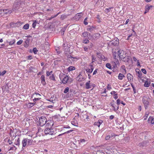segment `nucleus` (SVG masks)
<instances>
[{"instance_id":"50","label":"nucleus","mask_w":154,"mask_h":154,"mask_svg":"<svg viewBox=\"0 0 154 154\" xmlns=\"http://www.w3.org/2000/svg\"><path fill=\"white\" fill-rule=\"evenodd\" d=\"M87 19V17H86L84 20V23L85 25H86L88 24V23L86 21Z\"/></svg>"},{"instance_id":"5","label":"nucleus","mask_w":154,"mask_h":154,"mask_svg":"<svg viewBox=\"0 0 154 154\" xmlns=\"http://www.w3.org/2000/svg\"><path fill=\"white\" fill-rule=\"evenodd\" d=\"M23 23H21L20 21L16 23H11L10 25L12 26V27H19Z\"/></svg>"},{"instance_id":"59","label":"nucleus","mask_w":154,"mask_h":154,"mask_svg":"<svg viewBox=\"0 0 154 154\" xmlns=\"http://www.w3.org/2000/svg\"><path fill=\"white\" fill-rule=\"evenodd\" d=\"M106 88L108 90H110L111 89V88L110 85L109 84H108L107 87Z\"/></svg>"},{"instance_id":"54","label":"nucleus","mask_w":154,"mask_h":154,"mask_svg":"<svg viewBox=\"0 0 154 154\" xmlns=\"http://www.w3.org/2000/svg\"><path fill=\"white\" fill-rule=\"evenodd\" d=\"M122 69H124V70L125 71V73H126V69H125V66H124V65L122 66Z\"/></svg>"},{"instance_id":"43","label":"nucleus","mask_w":154,"mask_h":154,"mask_svg":"<svg viewBox=\"0 0 154 154\" xmlns=\"http://www.w3.org/2000/svg\"><path fill=\"white\" fill-rule=\"evenodd\" d=\"M96 154H105L102 150H98L96 152Z\"/></svg>"},{"instance_id":"57","label":"nucleus","mask_w":154,"mask_h":154,"mask_svg":"<svg viewBox=\"0 0 154 154\" xmlns=\"http://www.w3.org/2000/svg\"><path fill=\"white\" fill-rule=\"evenodd\" d=\"M148 115V114L146 112L144 116V117H145L144 120H145L147 118Z\"/></svg>"},{"instance_id":"36","label":"nucleus","mask_w":154,"mask_h":154,"mask_svg":"<svg viewBox=\"0 0 154 154\" xmlns=\"http://www.w3.org/2000/svg\"><path fill=\"white\" fill-rule=\"evenodd\" d=\"M67 17V15L65 14H62L60 17V19L62 20H63Z\"/></svg>"},{"instance_id":"40","label":"nucleus","mask_w":154,"mask_h":154,"mask_svg":"<svg viewBox=\"0 0 154 154\" xmlns=\"http://www.w3.org/2000/svg\"><path fill=\"white\" fill-rule=\"evenodd\" d=\"M54 130L52 128L51 129V130L49 131V134L50 135H53L54 134Z\"/></svg>"},{"instance_id":"7","label":"nucleus","mask_w":154,"mask_h":154,"mask_svg":"<svg viewBox=\"0 0 154 154\" xmlns=\"http://www.w3.org/2000/svg\"><path fill=\"white\" fill-rule=\"evenodd\" d=\"M41 80V83L42 84L45 85H46V82L45 81V76L44 75H42L40 78Z\"/></svg>"},{"instance_id":"8","label":"nucleus","mask_w":154,"mask_h":154,"mask_svg":"<svg viewBox=\"0 0 154 154\" xmlns=\"http://www.w3.org/2000/svg\"><path fill=\"white\" fill-rule=\"evenodd\" d=\"M131 57L129 56H125L122 59V60L125 62L128 63L129 60H130Z\"/></svg>"},{"instance_id":"19","label":"nucleus","mask_w":154,"mask_h":154,"mask_svg":"<svg viewBox=\"0 0 154 154\" xmlns=\"http://www.w3.org/2000/svg\"><path fill=\"white\" fill-rule=\"evenodd\" d=\"M90 81H89L85 84V88L86 89H90L91 88V86L90 85Z\"/></svg>"},{"instance_id":"14","label":"nucleus","mask_w":154,"mask_h":154,"mask_svg":"<svg viewBox=\"0 0 154 154\" xmlns=\"http://www.w3.org/2000/svg\"><path fill=\"white\" fill-rule=\"evenodd\" d=\"M148 122L149 123H151L152 124L154 123V118L150 116L148 120Z\"/></svg>"},{"instance_id":"39","label":"nucleus","mask_w":154,"mask_h":154,"mask_svg":"<svg viewBox=\"0 0 154 154\" xmlns=\"http://www.w3.org/2000/svg\"><path fill=\"white\" fill-rule=\"evenodd\" d=\"M98 57L99 58H100L101 60H103L104 61H105L106 60V59L104 56L102 54V55H100V57L98 56Z\"/></svg>"},{"instance_id":"47","label":"nucleus","mask_w":154,"mask_h":154,"mask_svg":"<svg viewBox=\"0 0 154 154\" xmlns=\"http://www.w3.org/2000/svg\"><path fill=\"white\" fill-rule=\"evenodd\" d=\"M22 42H23L22 40L21 39L17 42V45H20L22 43Z\"/></svg>"},{"instance_id":"25","label":"nucleus","mask_w":154,"mask_h":154,"mask_svg":"<svg viewBox=\"0 0 154 154\" xmlns=\"http://www.w3.org/2000/svg\"><path fill=\"white\" fill-rule=\"evenodd\" d=\"M14 132L12 131V130L11 129H10V135L11 137H13L15 136V137H16V134H15V135H14V133H13Z\"/></svg>"},{"instance_id":"17","label":"nucleus","mask_w":154,"mask_h":154,"mask_svg":"<svg viewBox=\"0 0 154 154\" xmlns=\"http://www.w3.org/2000/svg\"><path fill=\"white\" fill-rule=\"evenodd\" d=\"M51 125L49 127L47 128L45 130L44 132L45 134H49V132L51 130Z\"/></svg>"},{"instance_id":"60","label":"nucleus","mask_w":154,"mask_h":154,"mask_svg":"<svg viewBox=\"0 0 154 154\" xmlns=\"http://www.w3.org/2000/svg\"><path fill=\"white\" fill-rule=\"evenodd\" d=\"M6 70H4L1 73V75H3L6 73Z\"/></svg>"},{"instance_id":"44","label":"nucleus","mask_w":154,"mask_h":154,"mask_svg":"<svg viewBox=\"0 0 154 154\" xmlns=\"http://www.w3.org/2000/svg\"><path fill=\"white\" fill-rule=\"evenodd\" d=\"M86 140L84 139H82L80 140L79 141V143H85Z\"/></svg>"},{"instance_id":"42","label":"nucleus","mask_w":154,"mask_h":154,"mask_svg":"<svg viewBox=\"0 0 154 154\" xmlns=\"http://www.w3.org/2000/svg\"><path fill=\"white\" fill-rule=\"evenodd\" d=\"M33 51L35 54H36L38 51L37 49L36 48H34L33 49Z\"/></svg>"},{"instance_id":"28","label":"nucleus","mask_w":154,"mask_h":154,"mask_svg":"<svg viewBox=\"0 0 154 154\" xmlns=\"http://www.w3.org/2000/svg\"><path fill=\"white\" fill-rule=\"evenodd\" d=\"M150 82H149L146 81L145 82L144 86L146 87H148L150 85Z\"/></svg>"},{"instance_id":"10","label":"nucleus","mask_w":154,"mask_h":154,"mask_svg":"<svg viewBox=\"0 0 154 154\" xmlns=\"http://www.w3.org/2000/svg\"><path fill=\"white\" fill-rule=\"evenodd\" d=\"M139 70V69H135V71L136 72H137L138 74V77L140 79H141L143 77L142 76V74L140 71L139 70V71H138V70Z\"/></svg>"},{"instance_id":"63","label":"nucleus","mask_w":154,"mask_h":154,"mask_svg":"<svg viewBox=\"0 0 154 154\" xmlns=\"http://www.w3.org/2000/svg\"><path fill=\"white\" fill-rule=\"evenodd\" d=\"M32 27L35 28L36 26V22H34L32 24Z\"/></svg>"},{"instance_id":"62","label":"nucleus","mask_w":154,"mask_h":154,"mask_svg":"<svg viewBox=\"0 0 154 154\" xmlns=\"http://www.w3.org/2000/svg\"><path fill=\"white\" fill-rule=\"evenodd\" d=\"M97 122H98L99 125H100L102 123L103 121L100 120H99Z\"/></svg>"},{"instance_id":"11","label":"nucleus","mask_w":154,"mask_h":154,"mask_svg":"<svg viewBox=\"0 0 154 154\" xmlns=\"http://www.w3.org/2000/svg\"><path fill=\"white\" fill-rule=\"evenodd\" d=\"M2 11L3 13L5 14H10L12 12L11 10L8 9H2Z\"/></svg>"},{"instance_id":"32","label":"nucleus","mask_w":154,"mask_h":154,"mask_svg":"<svg viewBox=\"0 0 154 154\" xmlns=\"http://www.w3.org/2000/svg\"><path fill=\"white\" fill-rule=\"evenodd\" d=\"M113 7H109L108 8H106L105 9V11L106 13L107 14L109 12H110L111 11V9L112 8H113Z\"/></svg>"},{"instance_id":"45","label":"nucleus","mask_w":154,"mask_h":154,"mask_svg":"<svg viewBox=\"0 0 154 154\" xmlns=\"http://www.w3.org/2000/svg\"><path fill=\"white\" fill-rule=\"evenodd\" d=\"M35 69V67L34 66H30L29 68V70L30 71V72H33L32 71V69Z\"/></svg>"},{"instance_id":"46","label":"nucleus","mask_w":154,"mask_h":154,"mask_svg":"<svg viewBox=\"0 0 154 154\" xmlns=\"http://www.w3.org/2000/svg\"><path fill=\"white\" fill-rule=\"evenodd\" d=\"M106 67L109 69H110L111 67V64L109 63H106Z\"/></svg>"},{"instance_id":"53","label":"nucleus","mask_w":154,"mask_h":154,"mask_svg":"<svg viewBox=\"0 0 154 154\" xmlns=\"http://www.w3.org/2000/svg\"><path fill=\"white\" fill-rule=\"evenodd\" d=\"M89 42V40H88L85 39V40H84V41H83V43H85V44H87V43H88Z\"/></svg>"},{"instance_id":"12","label":"nucleus","mask_w":154,"mask_h":154,"mask_svg":"<svg viewBox=\"0 0 154 154\" xmlns=\"http://www.w3.org/2000/svg\"><path fill=\"white\" fill-rule=\"evenodd\" d=\"M23 147H25L27 145V138H24L22 142Z\"/></svg>"},{"instance_id":"29","label":"nucleus","mask_w":154,"mask_h":154,"mask_svg":"<svg viewBox=\"0 0 154 154\" xmlns=\"http://www.w3.org/2000/svg\"><path fill=\"white\" fill-rule=\"evenodd\" d=\"M15 42V40L14 39H12L11 41H10L7 40V42L9 43L10 45H13Z\"/></svg>"},{"instance_id":"13","label":"nucleus","mask_w":154,"mask_h":154,"mask_svg":"<svg viewBox=\"0 0 154 154\" xmlns=\"http://www.w3.org/2000/svg\"><path fill=\"white\" fill-rule=\"evenodd\" d=\"M147 142L146 141H143L139 143V146L140 147L146 146Z\"/></svg>"},{"instance_id":"20","label":"nucleus","mask_w":154,"mask_h":154,"mask_svg":"<svg viewBox=\"0 0 154 154\" xmlns=\"http://www.w3.org/2000/svg\"><path fill=\"white\" fill-rule=\"evenodd\" d=\"M100 35V34L98 33H94L93 35V37L94 38L97 39L99 38Z\"/></svg>"},{"instance_id":"35","label":"nucleus","mask_w":154,"mask_h":154,"mask_svg":"<svg viewBox=\"0 0 154 154\" xmlns=\"http://www.w3.org/2000/svg\"><path fill=\"white\" fill-rule=\"evenodd\" d=\"M73 131V130H69L68 131H67L66 132L63 134H59L58 135V136H62V135H63L65 134H68V133H69L70 132H72V131Z\"/></svg>"},{"instance_id":"55","label":"nucleus","mask_w":154,"mask_h":154,"mask_svg":"<svg viewBox=\"0 0 154 154\" xmlns=\"http://www.w3.org/2000/svg\"><path fill=\"white\" fill-rule=\"evenodd\" d=\"M45 124L46 126L47 127V128L49 127V125H50V124H49V122L48 121H47Z\"/></svg>"},{"instance_id":"30","label":"nucleus","mask_w":154,"mask_h":154,"mask_svg":"<svg viewBox=\"0 0 154 154\" xmlns=\"http://www.w3.org/2000/svg\"><path fill=\"white\" fill-rule=\"evenodd\" d=\"M95 28V27H94V26H89L87 28V30H90V31H91L93 30Z\"/></svg>"},{"instance_id":"3","label":"nucleus","mask_w":154,"mask_h":154,"mask_svg":"<svg viewBox=\"0 0 154 154\" xmlns=\"http://www.w3.org/2000/svg\"><path fill=\"white\" fill-rule=\"evenodd\" d=\"M47 119L44 116H42L39 119V125L41 126H43L46 124L47 122Z\"/></svg>"},{"instance_id":"41","label":"nucleus","mask_w":154,"mask_h":154,"mask_svg":"<svg viewBox=\"0 0 154 154\" xmlns=\"http://www.w3.org/2000/svg\"><path fill=\"white\" fill-rule=\"evenodd\" d=\"M69 87H66V88L64 91V93H67V92H69Z\"/></svg>"},{"instance_id":"4","label":"nucleus","mask_w":154,"mask_h":154,"mask_svg":"<svg viewBox=\"0 0 154 154\" xmlns=\"http://www.w3.org/2000/svg\"><path fill=\"white\" fill-rule=\"evenodd\" d=\"M118 56L121 59H122L125 57L123 55L124 53V51L122 50H119L117 52Z\"/></svg>"},{"instance_id":"18","label":"nucleus","mask_w":154,"mask_h":154,"mask_svg":"<svg viewBox=\"0 0 154 154\" xmlns=\"http://www.w3.org/2000/svg\"><path fill=\"white\" fill-rule=\"evenodd\" d=\"M64 52L65 53V54H67L68 52H69L70 50L69 48H70L66 46H65L64 47Z\"/></svg>"},{"instance_id":"24","label":"nucleus","mask_w":154,"mask_h":154,"mask_svg":"<svg viewBox=\"0 0 154 154\" xmlns=\"http://www.w3.org/2000/svg\"><path fill=\"white\" fill-rule=\"evenodd\" d=\"M68 71L69 72L74 70L75 69V67L73 66H70L68 68Z\"/></svg>"},{"instance_id":"34","label":"nucleus","mask_w":154,"mask_h":154,"mask_svg":"<svg viewBox=\"0 0 154 154\" xmlns=\"http://www.w3.org/2000/svg\"><path fill=\"white\" fill-rule=\"evenodd\" d=\"M30 40L29 38H27V39L25 41V43L26 44V45H25V47H27L28 46V45L29 44V42Z\"/></svg>"},{"instance_id":"1","label":"nucleus","mask_w":154,"mask_h":154,"mask_svg":"<svg viewBox=\"0 0 154 154\" xmlns=\"http://www.w3.org/2000/svg\"><path fill=\"white\" fill-rule=\"evenodd\" d=\"M150 98L149 97H144L142 99V101L146 109L148 108L149 104Z\"/></svg>"},{"instance_id":"6","label":"nucleus","mask_w":154,"mask_h":154,"mask_svg":"<svg viewBox=\"0 0 154 154\" xmlns=\"http://www.w3.org/2000/svg\"><path fill=\"white\" fill-rule=\"evenodd\" d=\"M90 66V68L89 69V68H88L85 70L87 73H91L92 72L94 68L93 65H91Z\"/></svg>"},{"instance_id":"21","label":"nucleus","mask_w":154,"mask_h":154,"mask_svg":"<svg viewBox=\"0 0 154 154\" xmlns=\"http://www.w3.org/2000/svg\"><path fill=\"white\" fill-rule=\"evenodd\" d=\"M27 138V145H30L32 144L33 140L31 139H28Z\"/></svg>"},{"instance_id":"2","label":"nucleus","mask_w":154,"mask_h":154,"mask_svg":"<svg viewBox=\"0 0 154 154\" xmlns=\"http://www.w3.org/2000/svg\"><path fill=\"white\" fill-rule=\"evenodd\" d=\"M73 81V79L67 75H66L62 80V82L64 84L66 83L70 84Z\"/></svg>"},{"instance_id":"9","label":"nucleus","mask_w":154,"mask_h":154,"mask_svg":"<svg viewBox=\"0 0 154 154\" xmlns=\"http://www.w3.org/2000/svg\"><path fill=\"white\" fill-rule=\"evenodd\" d=\"M119 43V39L117 38L116 40L114 41L111 43V45L114 46H117Z\"/></svg>"},{"instance_id":"27","label":"nucleus","mask_w":154,"mask_h":154,"mask_svg":"<svg viewBox=\"0 0 154 154\" xmlns=\"http://www.w3.org/2000/svg\"><path fill=\"white\" fill-rule=\"evenodd\" d=\"M20 138L18 137L17 140H16L14 144L16 145L19 146L20 145Z\"/></svg>"},{"instance_id":"31","label":"nucleus","mask_w":154,"mask_h":154,"mask_svg":"<svg viewBox=\"0 0 154 154\" xmlns=\"http://www.w3.org/2000/svg\"><path fill=\"white\" fill-rule=\"evenodd\" d=\"M75 58L72 57L71 55H68L67 56V59L68 60H70L73 61V59Z\"/></svg>"},{"instance_id":"64","label":"nucleus","mask_w":154,"mask_h":154,"mask_svg":"<svg viewBox=\"0 0 154 154\" xmlns=\"http://www.w3.org/2000/svg\"><path fill=\"white\" fill-rule=\"evenodd\" d=\"M27 59L28 60H31L32 59V57L31 55H29L27 56Z\"/></svg>"},{"instance_id":"23","label":"nucleus","mask_w":154,"mask_h":154,"mask_svg":"<svg viewBox=\"0 0 154 154\" xmlns=\"http://www.w3.org/2000/svg\"><path fill=\"white\" fill-rule=\"evenodd\" d=\"M150 9V7H149V6L148 5H146L145 6V11L144 12V14H146V13H147L149 11V10Z\"/></svg>"},{"instance_id":"37","label":"nucleus","mask_w":154,"mask_h":154,"mask_svg":"<svg viewBox=\"0 0 154 154\" xmlns=\"http://www.w3.org/2000/svg\"><path fill=\"white\" fill-rule=\"evenodd\" d=\"M29 27V25L27 23L25 24L23 26V28L25 29H28Z\"/></svg>"},{"instance_id":"22","label":"nucleus","mask_w":154,"mask_h":154,"mask_svg":"<svg viewBox=\"0 0 154 154\" xmlns=\"http://www.w3.org/2000/svg\"><path fill=\"white\" fill-rule=\"evenodd\" d=\"M113 53V56L115 60V61L116 63L119 62V61L117 59H116V55H117V53L116 51L112 52Z\"/></svg>"},{"instance_id":"51","label":"nucleus","mask_w":154,"mask_h":154,"mask_svg":"<svg viewBox=\"0 0 154 154\" xmlns=\"http://www.w3.org/2000/svg\"><path fill=\"white\" fill-rule=\"evenodd\" d=\"M74 91H73V89H70L69 91V93H70L71 94H70V96H71V95H73V94H72V92H73V93H74Z\"/></svg>"},{"instance_id":"38","label":"nucleus","mask_w":154,"mask_h":154,"mask_svg":"<svg viewBox=\"0 0 154 154\" xmlns=\"http://www.w3.org/2000/svg\"><path fill=\"white\" fill-rule=\"evenodd\" d=\"M88 33L87 32H84L82 33L83 36L84 37H86L88 36Z\"/></svg>"},{"instance_id":"48","label":"nucleus","mask_w":154,"mask_h":154,"mask_svg":"<svg viewBox=\"0 0 154 154\" xmlns=\"http://www.w3.org/2000/svg\"><path fill=\"white\" fill-rule=\"evenodd\" d=\"M141 71L144 74H146V71L145 69H141Z\"/></svg>"},{"instance_id":"56","label":"nucleus","mask_w":154,"mask_h":154,"mask_svg":"<svg viewBox=\"0 0 154 154\" xmlns=\"http://www.w3.org/2000/svg\"><path fill=\"white\" fill-rule=\"evenodd\" d=\"M41 98H34V99H33V101L34 102H35L37 100H39L40 99H41Z\"/></svg>"},{"instance_id":"33","label":"nucleus","mask_w":154,"mask_h":154,"mask_svg":"<svg viewBox=\"0 0 154 154\" xmlns=\"http://www.w3.org/2000/svg\"><path fill=\"white\" fill-rule=\"evenodd\" d=\"M49 79L52 80H53L54 81H56L55 77L53 74H52V75L50 76Z\"/></svg>"},{"instance_id":"15","label":"nucleus","mask_w":154,"mask_h":154,"mask_svg":"<svg viewBox=\"0 0 154 154\" xmlns=\"http://www.w3.org/2000/svg\"><path fill=\"white\" fill-rule=\"evenodd\" d=\"M80 14L81 13H78L74 17V19H75L76 21L78 20L81 17L82 15H81Z\"/></svg>"},{"instance_id":"16","label":"nucleus","mask_w":154,"mask_h":154,"mask_svg":"<svg viewBox=\"0 0 154 154\" xmlns=\"http://www.w3.org/2000/svg\"><path fill=\"white\" fill-rule=\"evenodd\" d=\"M127 77L128 81H131L133 79V76L130 73H128L127 74Z\"/></svg>"},{"instance_id":"49","label":"nucleus","mask_w":154,"mask_h":154,"mask_svg":"<svg viewBox=\"0 0 154 154\" xmlns=\"http://www.w3.org/2000/svg\"><path fill=\"white\" fill-rule=\"evenodd\" d=\"M92 62H94L95 61L96 58L94 57L93 55L91 56Z\"/></svg>"},{"instance_id":"26","label":"nucleus","mask_w":154,"mask_h":154,"mask_svg":"<svg viewBox=\"0 0 154 154\" xmlns=\"http://www.w3.org/2000/svg\"><path fill=\"white\" fill-rule=\"evenodd\" d=\"M125 77V76L123 74L121 73L119 74L118 75V79L119 80H122L123 77Z\"/></svg>"},{"instance_id":"58","label":"nucleus","mask_w":154,"mask_h":154,"mask_svg":"<svg viewBox=\"0 0 154 154\" xmlns=\"http://www.w3.org/2000/svg\"><path fill=\"white\" fill-rule=\"evenodd\" d=\"M98 69H95V70L94 71V72H93V75H94L96 74L97 73V71H98Z\"/></svg>"},{"instance_id":"61","label":"nucleus","mask_w":154,"mask_h":154,"mask_svg":"<svg viewBox=\"0 0 154 154\" xmlns=\"http://www.w3.org/2000/svg\"><path fill=\"white\" fill-rule=\"evenodd\" d=\"M117 102V104L118 105H119V104H120V100L119 99H118L116 101Z\"/></svg>"},{"instance_id":"52","label":"nucleus","mask_w":154,"mask_h":154,"mask_svg":"<svg viewBox=\"0 0 154 154\" xmlns=\"http://www.w3.org/2000/svg\"><path fill=\"white\" fill-rule=\"evenodd\" d=\"M110 138V136L109 135H108L106 137L105 140H109Z\"/></svg>"}]
</instances>
